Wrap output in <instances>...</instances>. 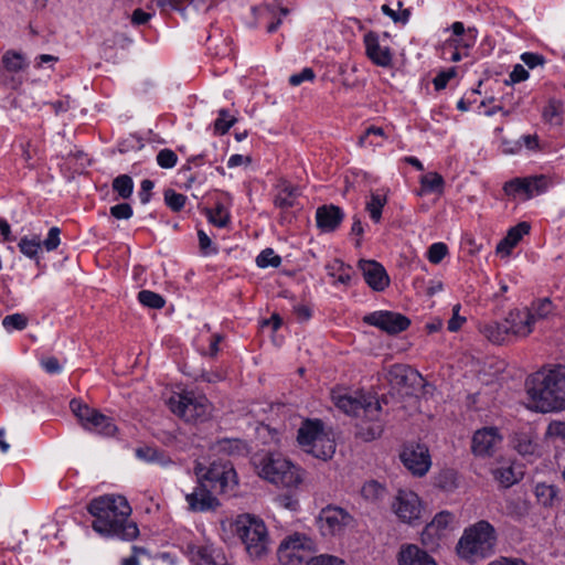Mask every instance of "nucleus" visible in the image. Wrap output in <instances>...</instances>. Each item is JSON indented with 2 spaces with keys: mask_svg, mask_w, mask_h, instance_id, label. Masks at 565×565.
Here are the masks:
<instances>
[{
  "mask_svg": "<svg viewBox=\"0 0 565 565\" xmlns=\"http://www.w3.org/2000/svg\"><path fill=\"white\" fill-rule=\"evenodd\" d=\"M526 390L536 411L541 413L565 409V366L542 369L526 380Z\"/></svg>",
  "mask_w": 565,
  "mask_h": 565,
  "instance_id": "1",
  "label": "nucleus"
},
{
  "mask_svg": "<svg viewBox=\"0 0 565 565\" xmlns=\"http://www.w3.org/2000/svg\"><path fill=\"white\" fill-rule=\"evenodd\" d=\"M250 463L260 478L278 487L296 488L303 482L305 472L280 452H257Z\"/></svg>",
  "mask_w": 565,
  "mask_h": 565,
  "instance_id": "2",
  "label": "nucleus"
},
{
  "mask_svg": "<svg viewBox=\"0 0 565 565\" xmlns=\"http://www.w3.org/2000/svg\"><path fill=\"white\" fill-rule=\"evenodd\" d=\"M233 531L243 543L249 557L259 559L270 550V537L263 519L257 515L239 514L234 523Z\"/></svg>",
  "mask_w": 565,
  "mask_h": 565,
  "instance_id": "3",
  "label": "nucleus"
},
{
  "mask_svg": "<svg viewBox=\"0 0 565 565\" xmlns=\"http://www.w3.org/2000/svg\"><path fill=\"white\" fill-rule=\"evenodd\" d=\"M494 544V527L487 521H480L465 530L457 544V553L461 558L473 563L491 555Z\"/></svg>",
  "mask_w": 565,
  "mask_h": 565,
  "instance_id": "4",
  "label": "nucleus"
},
{
  "mask_svg": "<svg viewBox=\"0 0 565 565\" xmlns=\"http://www.w3.org/2000/svg\"><path fill=\"white\" fill-rule=\"evenodd\" d=\"M194 473L201 487L206 492L205 494H212L214 491L221 493L233 492L238 487L237 472L230 461H215L211 463L210 467L196 462Z\"/></svg>",
  "mask_w": 565,
  "mask_h": 565,
  "instance_id": "5",
  "label": "nucleus"
},
{
  "mask_svg": "<svg viewBox=\"0 0 565 565\" xmlns=\"http://www.w3.org/2000/svg\"><path fill=\"white\" fill-rule=\"evenodd\" d=\"M297 440L306 452L321 460L331 459L335 452L334 440L320 419L305 420L298 429Z\"/></svg>",
  "mask_w": 565,
  "mask_h": 565,
  "instance_id": "6",
  "label": "nucleus"
},
{
  "mask_svg": "<svg viewBox=\"0 0 565 565\" xmlns=\"http://www.w3.org/2000/svg\"><path fill=\"white\" fill-rule=\"evenodd\" d=\"M130 514L131 507L126 497H111V500H108V536L125 541L135 540L139 535V529L129 519Z\"/></svg>",
  "mask_w": 565,
  "mask_h": 565,
  "instance_id": "7",
  "label": "nucleus"
},
{
  "mask_svg": "<svg viewBox=\"0 0 565 565\" xmlns=\"http://www.w3.org/2000/svg\"><path fill=\"white\" fill-rule=\"evenodd\" d=\"M170 411L189 423L205 422L212 414V405L204 395L184 392L168 402Z\"/></svg>",
  "mask_w": 565,
  "mask_h": 565,
  "instance_id": "8",
  "label": "nucleus"
},
{
  "mask_svg": "<svg viewBox=\"0 0 565 565\" xmlns=\"http://www.w3.org/2000/svg\"><path fill=\"white\" fill-rule=\"evenodd\" d=\"M316 550L315 541L302 533H294L285 537L277 551L281 565H300L308 562Z\"/></svg>",
  "mask_w": 565,
  "mask_h": 565,
  "instance_id": "9",
  "label": "nucleus"
},
{
  "mask_svg": "<svg viewBox=\"0 0 565 565\" xmlns=\"http://www.w3.org/2000/svg\"><path fill=\"white\" fill-rule=\"evenodd\" d=\"M335 406L348 415H377L381 412V404L373 396L350 394L333 395Z\"/></svg>",
  "mask_w": 565,
  "mask_h": 565,
  "instance_id": "10",
  "label": "nucleus"
},
{
  "mask_svg": "<svg viewBox=\"0 0 565 565\" xmlns=\"http://www.w3.org/2000/svg\"><path fill=\"white\" fill-rule=\"evenodd\" d=\"M70 408L84 430L97 435L106 433V416L99 409L76 398L70 402Z\"/></svg>",
  "mask_w": 565,
  "mask_h": 565,
  "instance_id": "11",
  "label": "nucleus"
},
{
  "mask_svg": "<svg viewBox=\"0 0 565 565\" xmlns=\"http://www.w3.org/2000/svg\"><path fill=\"white\" fill-rule=\"evenodd\" d=\"M399 458L404 467L417 477L425 476L431 465L428 448L422 444L404 445Z\"/></svg>",
  "mask_w": 565,
  "mask_h": 565,
  "instance_id": "12",
  "label": "nucleus"
},
{
  "mask_svg": "<svg viewBox=\"0 0 565 565\" xmlns=\"http://www.w3.org/2000/svg\"><path fill=\"white\" fill-rule=\"evenodd\" d=\"M363 322L376 327L388 334L401 333L411 324V320L406 316L387 310L369 313L363 317Z\"/></svg>",
  "mask_w": 565,
  "mask_h": 565,
  "instance_id": "13",
  "label": "nucleus"
},
{
  "mask_svg": "<svg viewBox=\"0 0 565 565\" xmlns=\"http://www.w3.org/2000/svg\"><path fill=\"white\" fill-rule=\"evenodd\" d=\"M183 551L193 565H228L222 548L213 544L198 545L190 542Z\"/></svg>",
  "mask_w": 565,
  "mask_h": 565,
  "instance_id": "14",
  "label": "nucleus"
},
{
  "mask_svg": "<svg viewBox=\"0 0 565 565\" xmlns=\"http://www.w3.org/2000/svg\"><path fill=\"white\" fill-rule=\"evenodd\" d=\"M392 508L397 518L409 525H416L426 515V508L419 497H395Z\"/></svg>",
  "mask_w": 565,
  "mask_h": 565,
  "instance_id": "15",
  "label": "nucleus"
},
{
  "mask_svg": "<svg viewBox=\"0 0 565 565\" xmlns=\"http://www.w3.org/2000/svg\"><path fill=\"white\" fill-rule=\"evenodd\" d=\"M502 443V436L495 427H483L477 430L471 440V450L476 456L490 457Z\"/></svg>",
  "mask_w": 565,
  "mask_h": 565,
  "instance_id": "16",
  "label": "nucleus"
},
{
  "mask_svg": "<svg viewBox=\"0 0 565 565\" xmlns=\"http://www.w3.org/2000/svg\"><path fill=\"white\" fill-rule=\"evenodd\" d=\"M358 268L361 270L367 286L374 291H383L390 286V276L382 264L373 259H360Z\"/></svg>",
  "mask_w": 565,
  "mask_h": 565,
  "instance_id": "17",
  "label": "nucleus"
},
{
  "mask_svg": "<svg viewBox=\"0 0 565 565\" xmlns=\"http://www.w3.org/2000/svg\"><path fill=\"white\" fill-rule=\"evenodd\" d=\"M366 56L377 66L388 67L392 65L393 55L391 49L381 45L379 34L370 31L364 35Z\"/></svg>",
  "mask_w": 565,
  "mask_h": 565,
  "instance_id": "18",
  "label": "nucleus"
},
{
  "mask_svg": "<svg viewBox=\"0 0 565 565\" xmlns=\"http://www.w3.org/2000/svg\"><path fill=\"white\" fill-rule=\"evenodd\" d=\"M343 220L344 212L338 205H322L316 211L317 226L323 233H332L337 231Z\"/></svg>",
  "mask_w": 565,
  "mask_h": 565,
  "instance_id": "19",
  "label": "nucleus"
},
{
  "mask_svg": "<svg viewBox=\"0 0 565 565\" xmlns=\"http://www.w3.org/2000/svg\"><path fill=\"white\" fill-rule=\"evenodd\" d=\"M390 384L397 388L411 387L422 381L420 374L405 364L392 365L386 374Z\"/></svg>",
  "mask_w": 565,
  "mask_h": 565,
  "instance_id": "20",
  "label": "nucleus"
},
{
  "mask_svg": "<svg viewBox=\"0 0 565 565\" xmlns=\"http://www.w3.org/2000/svg\"><path fill=\"white\" fill-rule=\"evenodd\" d=\"M380 416L381 412L377 415H362V418L355 426V436L364 441L379 438L384 430V423Z\"/></svg>",
  "mask_w": 565,
  "mask_h": 565,
  "instance_id": "21",
  "label": "nucleus"
},
{
  "mask_svg": "<svg viewBox=\"0 0 565 565\" xmlns=\"http://www.w3.org/2000/svg\"><path fill=\"white\" fill-rule=\"evenodd\" d=\"M399 565H437L435 559L427 552L417 545H403L398 553Z\"/></svg>",
  "mask_w": 565,
  "mask_h": 565,
  "instance_id": "22",
  "label": "nucleus"
},
{
  "mask_svg": "<svg viewBox=\"0 0 565 565\" xmlns=\"http://www.w3.org/2000/svg\"><path fill=\"white\" fill-rule=\"evenodd\" d=\"M88 519L94 531L106 534V497H97L87 505Z\"/></svg>",
  "mask_w": 565,
  "mask_h": 565,
  "instance_id": "23",
  "label": "nucleus"
},
{
  "mask_svg": "<svg viewBox=\"0 0 565 565\" xmlns=\"http://www.w3.org/2000/svg\"><path fill=\"white\" fill-rule=\"evenodd\" d=\"M505 321H509L511 337H526L532 332L533 322L526 309L511 311Z\"/></svg>",
  "mask_w": 565,
  "mask_h": 565,
  "instance_id": "24",
  "label": "nucleus"
},
{
  "mask_svg": "<svg viewBox=\"0 0 565 565\" xmlns=\"http://www.w3.org/2000/svg\"><path fill=\"white\" fill-rule=\"evenodd\" d=\"M531 226L527 222H520L511 227L507 236L498 244L497 253L510 255L511 249L516 246L524 235L529 234Z\"/></svg>",
  "mask_w": 565,
  "mask_h": 565,
  "instance_id": "25",
  "label": "nucleus"
},
{
  "mask_svg": "<svg viewBox=\"0 0 565 565\" xmlns=\"http://www.w3.org/2000/svg\"><path fill=\"white\" fill-rule=\"evenodd\" d=\"M493 478L503 488H509L516 483L524 475L522 465L511 463L509 466H502L492 471Z\"/></svg>",
  "mask_w": 565,
  "mask_h": 565,
  "instance_id": "26",
  "label": "nucleus"
},
{
  "mask_svg": "<svg viewBox=\"0 0 565 565\" xmlns=\"http://www.w3.org/2000/svg\"><path fill=\"white\" fill-rule=\"evenodd\" d=\"M509 321H492L481 327L482 334L492 343L501 344L507 341L511 333L509 331Z\"/></svg>",
  "mask_w": 565,
  "mask_h": 565,
  "instance_id": "27",
  "label": "nucleus"
},
{
  "mask_svg": "<svg viewBox=\"0 0 565 565\" xmlns=\"http://www.w3.org/2000/svg\"><path fill=\"white\" fill-rule=\"evenodd\" d=\"M277 194L274 204L281 210H288L295 205L298 196V189L286 180H281L277 185Z\"/></svg>",
  "mask_w": 565,
  "mask_h": 565,
  "instance_id": "28",
  "label": "nucleus"
},
{
  "mask_svg": "<svg viewBox=\"0 0 565 565\" xmlns=\"http://www.w3.org/2000/svg\"><path fill=\"white\" fill-rule=\"evenodd\" d=\"M135 452L138 459L148 463H157L159 466L166 467L172 462L168 454L157 447L145 445L138 447Z\"/></svg>",
  "mask_w": 565,
  "mask_h": 565,
  "instance_id": "29",
  "label": "nucleus"
},
{
  "mask_svg": "<svg viewBox=\"0 0 565 565\" xmlns=\"http://www.w3.org/2000/svg\"><path fill=\"white\" fill-rule=\"evenodd\" d=\"M350 515L341 508H327L322 510L320 520L324 522L331 532H335L342 525H347Z\"/></svg>",
  "mask_w": 565,
  "mask_h": 565,
  "instance_id": "30",
  "label": "nucleus"
},
{
  "mask_svg": "<svg viewBox=\"0 0 565 565\" xmlns=\"http://www.w3.org/2000/svg\"><path fill=\"white\" fill-rule=\"evenodd\" d=\"M328 274L335 278L338 282L349 286L352 281L354 270L353 268L340 259H334L327 265Z\"/></svg>",
  "mask_w": 565,
  "mask_h": 565,
  "instance_id": "31",
  "label": "nucleus"
},
{
  "mask_svg": "<svg viewBox=\"0 0 565 565\" xmlns=\"http://www.w3.org/2000/svg\"><path fill=\"white\" fill-rule=\"evenodd\" d=\"M454 521V515L448 511H441L435 515L433 521L426 525L423 531V542L426 536L439 535V532L445 530Z\"/></svg>",
  "mask_w": 565,
  "mask_h": 565,
  "instance_id": "32",
  "label": "nucleus"
},
{
  "mask_svg": "<svg viewBox=\"0 0 565 565\" xmlns=\"http://www.w3.org/2000/svg\"><path fill=\"white\" fill-rule=\"evenodd\" d=\"M504 502L500 505L505 509V513L512 516H522L527 513L530 503L524 497H503Z\"/></svg>",
  "mask_w": 565,
  "mask_h": 565,
  "instance_id": "33",
  "label": "nucleus"
},
{
  "mask_svg": "<svg viewBox=\"0 0 565 565\" xmlns=\"http://www.w3.org/2000/svg\"><path fill=\"white\" fill-rule=\"evenodd\" d=\"M189 509L193 512L214 511L220 507L217 497H185Z\"/></svg>",
  "mask_w": 565,
  "mask_h": 565,
  "instance_id": "34",
  "label": "nucleus"
},
{
  "mask_svg": "<svg viewBox=\"0 0 565 565\" xmlns=\"http://www.w3.org/2000/svg\"><path fill=\"white\" fill-rule=\"evenodd\" d=\"M525 309L534 323L536 320L544 319L553 313L554 306L550 298H542L532 302L531 307Z\"/></svg>",
  "mask_w": 565,
  "mask_h": 565,
  "instance_id": "35",
  "label": "nucleus"
},
{
  "mask_svg": "<svg viewBox=\"0 0 565 565\" xmlns=\"http://www.w3.org/2000/svg\"><path fill=\"white\" fill-rule=\"evenodd\" d=\"M113 191L117 193L118 199L127 200L132 195L134 181L128 174H120L113 180Z\"/></svg>",
  "mask_w": 565,
  "mask_h": 565,
  "instance_id": "36",
  "label": "nucleus"
},
{
  "mask_svg": "<svg viewBox=\"0 0 565 565\" xmlns=\"http://www.w3.org/2000/svg\"><path fill=\"white\" fill-rule=\"evenodd\" d=\"M514 449L523 457L534 456L537 445L526 434H518L514 438Z\"/></svg>",
  "mask_w": 565,
  "mask_h": 565,
  "instance_id": "37",
  "label": "nucleus"
},
{
  "mask_svg": "<svg viewBox=\"0 0 565 565\" xmlns=\"http://www.w3.org/2000/svg\"><path fill=\"white\" fill-rule=\"evenodd\" d=\"M457 473L454 470H443L437 477L436 487L445 492H452L457 489Z\"/></svg>",
  "mask_w": 565,
  "mask_h": 565,
  "instance_id": "38",
  "label": "nucleus"
},
{
  "mask_svg": "<svg viewBox=\"0 0 565 565\" xmlns=\"http://www.w3.org/2000/svg\"><path fill=\"white\" fill-rule=\"evenodd\" d=\"M422 191L441 193L444 190V179L437 172H429L420 178Z\"/></svg>",
  "mask_w": 565,
  "mask_h": 565,
  "instance_id": "39",
  "label": "nucleus"
},
{
  "mask_svg": "<svg viewBox=\"0 0 565 565\" xmlns=\"http://www.w3.org/2000/svg\"><path fill=\"white\" fill-rule=\"evenodd\" d=\"M89 163V159L82 151H77L75 153H70L65 159V168L67 170H73L76 173H83Z\"/></svg>",
  "mask_w": 565,
  "mask_h": 565,
  "instance_id": "40",
  "label": "nucleus"
},
{
  "mask_svg": "<svg viewBox=\"0 0 565 565\" xmlns=\"http://www.w3.org/2000/svg\"><path fill=\"white\" fill-rule=\"evenodd\" d=\"M386 204V198L376 193H372L370 201L366 203V211L370 214V217L375 222L379 223L382 217V210L384 205Z\"/></svg>",
  "mask_w": 565,
  "mask_h": 565,
  "instance_id": "41",
  "label": "nucleus"
},
{
  "mask_svg": "<svg viewBox=\"0 0 565 565\" xmlns=\"http://www.w3.org/2000/svg\"><path fill=\"white\" fill-rule=\"evenodd\" d=\"M138 300L145 307L151 309H161L166 305L164 298L151 290H141L138 292Z\"/></svg>",
  "mask_w": 565,
  "mask_h": 565,
  "instance_id": "42",
  "label": "nucleus"
},
{
  "mask_svg": "<svg viewBox=\"0 0 565 565\" xmlns=\"http://www.w3.org/2000/svg\"><path fill=\"white\" fill-rule=\"evenodd\" d=\"M206 216L217 227H225L230 222V214L221 203L215 209H206Z\"/></svg>",
  "mask_w": 565,
  "mask_h": 565,
  "instance_id": "43",
  "label": "nucleus"
},
{
  "mask_svg": "<svg viewBox=\"0 0 565 565\" xmlns=\"http://www.w3.org/2000/svg\"><path fill=\"white\" fill-rule=\"evenodd\" d=\"M563 104L561 100L551 99L548 105L543 110L544 119L552 125H561L562 124V114Z\"/></svg>",
  "mask_w": 565,
  "mask_h": 565,
  "instance_id": "44",
  "label": "nucleus"
},
{
  "mask_svg": "<svg viewBox=\"0 0 565 565\" xmlns=\"http://www.w3.org/2000/svg\"><path fill=\"white\" fill-rule=\"evenodd\" d=\"M503 191L508 196L524 194L527 199L529 185L526 184L525 178H515L504 183Z\"/></svg>",
  "mask_w": 565,
  "mask_h": 565,
  "instance_id": "45",
  "label": "nucleus"
},
{
  "mask_svg": "<svg viewBox=\"0 0 565 565\" xmlns=\"http://www.w3.org/2000/svg\"><path fill=\"white\" fill-rule=\"evenodd\" d=\"M236 122V118L231 116L228 110L220 109L218 117L214 121V130L218 135H225Z\"/></svg>",
  "mask_w": 565,
  "mask_h": 565,
  "instance_id": "46",
  "label": "nucleus"
},
{
  "mask_svg": "<svg viewBox=\"0 0 565 565\" xmlns=\"http://www.w3.org/2000/svg\"><path fill=\"white\" fill-rule=\"evenodd\" d=\"M281 263V258L277 255L274 249L266 248L264 249L256 258V264L260 268L266 267H278Z\"/></svg>",
  "mask_w": 565,
  "mask_h": 565,
  "instance_id": "47",
  "label": "nucleus"
},
{
  "mask_svg": "<svg viewBox=\"0 0 565 565\" xmlns=\"http://www.w3.org/2000/svg\"><path fill=\"white\" fill-rule=\"evenodd\" d=\"M164 202L173 212H179L183 209L186 202V196L181 193H177L172 189H168L164 191Z\"/></svg>",
  "mask_w": 565,
  "mask_h": 565,
  "instance_id": "48",
  "label": "nucleus"
},
{
  "mask_svg": "<svg viewBox=\"0 0 565 565\" xmlns=\"http://www.w3.org/2000/svg\"><path fill=\"white\" fill-rule=\"evenodd\" d=\"M6 330H23L28 326V318L22 313H13L6 316L2 320Z\"/></svg>",
  "mask_w": 565,
  "mask_h": 565,
  "instance_id": "49",
  "label": "nucleus"
},
{
  "mask_svg": "<svg viewBox=\"0 0 565 565\" xmlns=\"http://www.w3.org/2000/svg\"><path fill=\"white\" fill-rule=\"evenodd\" d=\"M2 63L9 72H19L24 68L23 56L19 53H6L2 57Z\"/></svg>",
  "mask_w": 565,
  "mask_h": 565,
  "instance_id": "50",
  "label": "nucleus"
},
{
  "mask_svg": "<svg viewBox=\"0 0 565 565\" xmlns=\"http://www.w3.org/2000/svg\"><path fill=\"white\" fill-rule=\"evenodd\" d=\"M525 180L529 185L527 199L532 198L534 194L545 191L548 185V180L545 175L525 178Z\"/></svg>",
  "mask_w": 565,
  "mask_h": 565,
  "instance_id": "51",
  "label": "nucleus"
},
{
  "mask_svg": "<svg viewBox=\"0 0 565 565\" xmlns=\"http://www.w3.org/2000/svg\"><path fill=\"white\" fill-rule=\"evenodd\" d=\"M218 447L221 451L228 455L241 454L246 450V445L241 439H223Z\"/></svg>",
  "mask_w": 565,
  "mask_h": 565,
  "instance_id": "52",
  "label": "nucleus"
},
{
  "mask_svg": "<svg viewBox=\"0 0 565 565\" xmlns=\"http://www.w3.org/2000/svg\"><path fill=\"white\" fill-rule=\"evenodd\" d=\"M141 557H149L148 550L141 546L132 545L131 554L127 557H122L120 565H140Z\"/></svg>",
  "mask_w": 565,
  "mask_h": 565,
  "instance_id": "53",
  "label": "nucleus"
},
{
  "mask_svg": "<svg viewBox=\"0 0 565 565\" xmlns=\"http://www.w3.org/2000/svg\"><path fill=\"white\" fill-rule=\"evenodd\" d=\"M19 248L22 254L30 258H33L36 256L39 249L41 248V242L36 238L29 239L26 237H23L19 243Z\"/></svg>",
  "mask_w": 565,
  "mask_h": 565,
  "instance_id": "54",
  "label": "nucleus"
},
{
  "mask_svg": "<svg viewBox=\"0 0 565 565\" xmlns=\"http://www.w3.org/2000/svg\"><path fill=\"white\" fill-rule=\"evenodd\" d=\"M178 157L170 149H162L157 154V163L163 169H171L177 164Z\"/></svg>",
  "mask_w": 565,
  "mask_h": 565,
  "instance_id": "55",
  "label": "nucleus"
},
{
  "mask_svg": "<svg viewBox=\"0 0 565 565\" xmlns=\"http://www.w3.org/2000/svg\"><path fill=\"white\" fill-rule=\"evenodd\" d=\"M448 247L444 243H434L427 253L428 260L433 264H439L447 255Z\"/></svg>",
  "mask_w": 565,
  "mask_h": 565,
  "instance_id": "56",
  "label": "nucleus"
},
{
  "mask_svg": "<svg viewBox=\"0 0 565 565\" xmlns=\"http://www.w3.org/2000/svg\"><path fill=\"white\" fill-rule=\"evenodd\" d=\"M307 565H347V563L337 556L321 554L319 556L310 557Z\"/></svg>",
  "mask_w": 565,
  "mask_h": 565,
  "instance_id": "57",
  "label": "nucleus"
},
{
  "mask_svg": "<svg viewBox=\"0 0 565 565\" xmlns=\"http://www.w3.org/2000/svg\"><path fill=\"white\" fill-rule=\"evenodd\" d=\"M109 212L116 220H129L134 213L131 205L126 202L111 206Z\"/></svg>",
  "mask_w": 565,
  "mask_h": 565,
  "instance_id": "58",
  "label": "nucleus"
},
{
  "mask_svg": "<svg viewBox=\"0 0 565 565\" xmlns=\"http://www.w3.org/2000/svg\"><path fill=\"white\" fill-rule=\"evenodd\" d=\"M315 77H316V74H315L313 70L310 68V67H305L300 73L292 74L289 77V84L291 86H299L303 82H307V81L311 82V81H313Z\"/></svg>",
  "mask_w": 565,
  "mask_h": 565,
  "instance_id": "59",
  "label": "nucleus"
},
{
  "mask_svg": "<svg viewBox=\"0 0 565 565\" xmlns=\"http://www.w3.org/2000/svg\"><path fill=\"white\" fill-rule=\"evenodd\" d=\"M460 309L461 307L459 303L452 307V317L448 321V330L450 332L458 331L461 328V326L466 322V318L459 315Z\"/></svg>",
  "mask_w": 565,
  "mask_h": 565,
  "instance_id": "60",
  "label": "nucleus"
},
{
  "mask_svg": "<svg viewBox=\"0 0 565 565\" xmlns=\"http://www.w3.org/2000/svg\"><path fill=\"white\" fill-rule=\"evenodd\" d=\"M456 75V70L454 67L449 68L448 71L446 72H441L439 73L433 81L434 83V86H435V89L436 90H441L444 89L448 82L455 77Z\"/></svg>",
  "mask_w": 565,
  "mask_h": 565,
  "instance_id": "61",
  "label": "nucleus"
},
{
  "mask_svg": "<svg viewBox=\"0 0 565 565\" xmlns=\"http://www.w3.org/2000/svg\"><path fill=\"white\" fill-rule=\"evenodd\" d=\"M60 234L61 231L58 227H51L47 234V237L43 242V246L46 250H54L60 245Z\"/></svg>",
  "mask_w": 565,
  "mask_h": 565,
  "instance_id": "62",
  "label": "nucleus"
},
{
  "mask_svg": "<svg viewBox=\"0 0 565 565\" xmlns=\"http://www.w3.org/2000/svg\"><path fill=\"white\" fill-rule=\"evenodd\" d=\"M275 502L278 507L296 512L299 509L297 497H276Z\"/></svg>",
  "mask_w": 565,
  "mask_h": 565,
  "instance_id": "63",
  "label": "nucleus"
},
{
  "mask_svg": "<svg viewBox=\"0 0 565 565\" xmlns=\"http://www.w3.org/2000/svg\"><path fill=\"white\" fill-rule=\"evenodd\" d=\"M546 435L565 439V422H552L547 426Z\"/></svg>",
  "mask_w": 565,
  "mask_h": 565,
  "instance_id": "64",
  "label": "nucleus"
}]
</instances>
